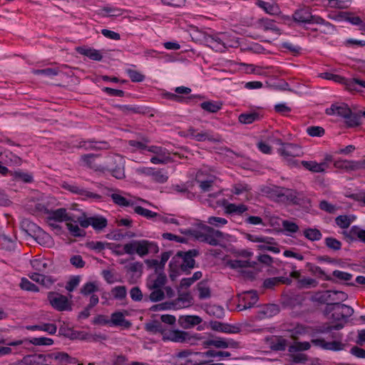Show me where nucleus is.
Instances as JSON below:
<instances>
[{
	"label": "nucleus",
	"mask_w": 365,
	"mask_h": 365,
	"mask_svg": "<svg viewBox=\"0 0 365 365\" xmlns=\"http://www.w3.org/2000/svg\"><path fill=\"white\" fill-rule=\"evenodd\" d=\"M343 327L344 324L342 323H337L333 325L323 324L321 327V333L327 336L325 338L321 339V348L334 351L344 350L346 344L341 341L343 334L336 331Z\"/></svg>",
	"instance_id": "1"
},
{
	"label": "nucleus",
	"mask_w": 365,
	"mask_h": 365,
	"mask_svg": "<svg viewBox=\"0 0 365 365\" xmlns=\"http://www.w3.org/2000/svg\"><path fill=\"white\" fill-rule=\"evenodd\" d=\"M354 314V309L351 307L341 304L339 302L337 303H332L326 306L324 310V316L328 319L332 320L331 324L325 323L324 324L333 325L337 323H342L346 322V319Z\"/></svg>",
	"instance_id": "2"
},
{
	"label": "nucleus",
	"mask_w": 365,
	"mask_h": 365,
	"mask_svg": "<svg viewBox=\"0 0 365 365\" xmlns=\"http://www.w3.org/2000/svg\"><path fill=\"white\" fill-rule=\"evenodd\" d=\"M198 255L199 252L197 250H190L187 252L180 251L173 257L170 266L172 268L173 263L178 262V259L181 258L182 262L180 265V269L183 272H187L188 269L195 267V261L193 257Z\"/></svg>",
	"instance_id": "3"
},
{
	"label": "nucleus",
	"mask_w": 365,
	"mask_h": 365,
	"mask_svg": "<svg viewBox=\"0 0 365 365\" xmlns=\"http://www.w3.org/2000/svg\"><path fill=\"white\" fill-rule=\"evenodd\" d=\"M48 300L53 308L59 312L71 311V302L67 297L57 292H51L48 294Z\"/></svg>",
	"instance_id": "4"
},
{
	"label": "nucleus",
	"mask_w": 365,
	"mask_h": 365,
	"mask_svg": "<svg viewBox=\"0 0 365 365\" xmlns=\"http://www.w3.org/2000/svg\"><path fill=\"white\" fill-rule=\"evenodd\" d=\"M203 230L202 242H207L212 246L220 245V240L224 239L225 235L220 230H215L206 225H201Z\"/></svg>",
	"instance_id": "5"
},
{
	"label": "nucleus",
	"mask_w": 365,
	"mask_h": 365,
	"mask_svg": "<svg viewBox=\"0 0 365 365\" xmlns=\"http://www.w3.org/2000/svg\"><path fill=\"white\" fill-rule=\"evenodd\" d=\"M107 169L111 172L112 175L117 179L125 178L124 162L122 158L115 156L109 159Z\"/></svg>",
	"instance_id": "6"
},
{
	"label": "nucleus",
	"mask_w": 365,
	"mask_h": 365,
	"mask_svg": "<svg viewBox=\"0 0 365 365\" xmlns=\"http://www.w3.org/2000/svg\"><path fill=\"white\" fill-rule=\"evenodd\" d=\"M195 180L199 183L202 191L208 192L211 190L217 177L200 170L197 172Z\"/></svg>",
	"instance_id": "7"
},
{
	"label": "nucleus",
	"mask_w": 365,
	"mask_h": 365,
	"mask_svg": "<svg viewBox=\"0 0 365 365\" xmlns=\"http://www.w3.org/2000/svg\"><path fill=\"white\" fill-rule=\"evenodd\" d=\"M257 24L259 28L271 34L267 40L269 42L277 39L281 35L280 29L274 20L262 19L258 21Z\"/></svg>",
	"instance_id": "8"
},
{
	"label": "nucleus",
	"mask_w": 365,
	"mask_h": 365,
	"mask_svg": "<svg viewBox=\"0 0 365 365\" xmlns=\"http://www.w3.org/2000/svg\"><path fill=\"white\" fill-rule=\"evenodd\" d=\"M293 19L298 24H314L318 22V18L313 15L309 8H302L293 14Z\"/></svg>",
	"instance_id": "9"
},
{
	"label": "nucleus",
	"mask_w": 365,
	"mask_h": 365,
	"mask_svg": "<svg viewBox=\"0 0 365 365\" xmlns=\"http://www.w3.org/2000/svg\"><path fill=\"white\" fill-rule=\"evenodd\" d=\"M277 145H282V148L278 149L279 153L284 157H296L299 156L302 152V149L297 145L292 143H283L280 139L275 140Z\"/></svg>",
	"instance_id": "10"
},
{
	"label": "nucleus",
	"mask_w": 365,
	"mask_h": 365,
	"mask_svg": "<svg viewBox=\"0 0 365 365\" xmlns=\"http://www.w3.org/2000/svg\"><path fill=\"white\" fill-rule=\"evenodd\" d=\"M178 289V297L172 301L174 309H182L189 307L193 304V297L190 292L182 293L179 288Z\"/></svg>",
	"instance_id": "11"
},
{
	"label": "nucleus",
	"mask_w": 365,
	"mask_h": 365,
	"mask_svg": "<svg viewBox=\"0 0 365 365\" xmlns=\"http://www.w3.org/2000/svg\"><path fill=\"white\" fill-rule=\"evenodd\" d=\"M345 294L342 292L334 290L321 291V304H326V306L337 303L343 299Z\"/></svg>",
	"instance_id": "12"
},
{
	"label": "nucleus",
	"mask_w": 365,
	"mask_h": 365,
	"mask_svg": "<svg viewBox=\"0 0 365 365\" xmlns=\"http://www.w3.org/2000/svg\"><path fill=\"white\" fill-rule=\"evenodd\" d=\"M48 363L54 361L55 364L52 365H65L66 364H75L77 362L76 358L71 357L67 353L57 352L46 354Z\"/></svg>",
	"instance_id": "13"
},
{
	"label": "nucleus",
	"mask_w": 365,
	"mask_h": 365,
	"mask_svg": "<svg viewBox=\"0 0 365 365\" xmlns=\"http://www.w3.org/2000/svg\"><path fill=\"white\" fill-rule=\"evenodd\" d=\"M81 227H88L91 225L96 230H102L107 226V220L103 217H92L85 220L78 218Z\"/></svg>",
	"instance_id": "14"
},
{
	"label": "nucleus",
	"mask_w": 365,
	"mask_h": 365,
	"mask_svg": "<svg viewBox=\"0 0 365 365\" xmlns=\"http://www.w3.org/2000/svg\"><path fill=\"white\" fill-rule=\"evenodd\" d=\"M21 362L24 365H52V361L48 363L46 354H30L25 356Z\"/></svg>",
	"instance_id": "15"
},
{
	"label": "nucleus",
	"mask_w": 365,
	"mask_h": 365,
	"mask_svg": "<svg viewBox=\"0 0 365 365\" xmlns=\"http://www.w3.org/2000/svg\"><path fill=\"white\" fill-rule=\"evenodd\" d=\"M343 235L346 241L349 243L357 239L365 243V230L357 226H353L349 231H344Z\"/></svg>",
	"instance_id": "16"
},
{
	"label": "nucleus",
	"mask_w": 365,
	"mask_h": 365,
	"mask_svg": "<svg viewBox=\"0 0 365 365\" xmlns=\"http://www.w3.org/2000/svg\"><path fill=\"white\" fill-rule=\"evenodd\" d=\"M276 202L299 205L300 203V198L298 197V194L295 190L284 187V190L282 191L279 199H276Z\"/></svg>",
	"instance_id": "17"
},
{
	"label": "nucleus",
	"mask_w": 365,
	"mask_h": 365,
	"mask_svg": "<svg viewBox=\"0 0 365 365\" xmlns=\"http://www.w3.org/2000/svg\"><path fill=\"white\" fill-rule=\"evenodd\" d=\"M204 345L206 346H213L218 349H225L229 346L232 348H237L239 343L232 339L226 341L222 338H217L216 339H210L204 341Z\"/></svg>",
	"instance_id": "18"
},
{
	"label": "nucleus",
	"mask_w": 365,
	"mask_h": 365,
	"mask_svg": "<svg viewBox=\"0 0 365 365\" xmlns=\"http://www.w3.org/2000/svg\"><path fill=\"white\" fill-rule=\"evenodd\" d=\"M63 187L73 193L83 195L88 198H93L96 200L101 199V196L100 195L80 188L76 185L64 183L63 185Z\"/></svg>",
	"instance_id": "19"
},
{
	"label": "nucleus",
	"mask_w": 365,
	"mask_h": 365,
	"mask_svg": "<svg viewBox=\"0 0 365 365\" xmlns=\"http://www.w3.org/2000/svg\"><path fill=\"white\" fill-rule=\"evenodd\" d=\"M326 113L328 115L337 114L344 118L351 113V109L345 103L333 104L326 110Z\"/></svg>",
	"instance_id": "20"
},
{
	"label": "nucleus",
	"mask_w": 365,
	"mask_h": 365,
	"mask_svg": "<svg viewBox=\"0 0 365 365\" xmlns=\"http://www.w3.org/2000/svg\"><path fill=\"white\" fill-rule=\"evenodd\" d=\"M82 160L86 163L88 167L96 171L104 170V168L102 166V164L98 160L97 155L93 154L84 155L82 156Z\"/></svg>",
	"instance_id": "21"
},
{
	"label": "nucleus",
	"mask_w": 365,
	"mask_h": 365,
	"mask_svg": "<svg viewBox=\"0 0 365 365\" xmlns=\"http://www.w3.org/2000/svg\"><path fill=\"white\" fill-rule=\"evenodd\" d=\"M257 5L270 15H279L281 13L279 6L274 2L269 3L262 0H258L257 1Z\"/></svg>",
	"instance_id": "22"
},
{
	"label": "nucleus",
	"mask_w": 365,
	"mask_h": 365,
	"mask_svg": "<svg viewBox=\"0 0 365 365\" xmlns=\"http://www.w3.org/2000/svg\"><path fill=\"white\" fill-rule=\"evenodd\" d=\"M76 51L78 53L86 56L94 61H101L103 58V56L100 51L94 48L77 47Z\"/></svg>",
	"instance_id": "23"
},
{
	"label": "nucleus",
	"mask_w": 365,
	"mask_h": 365,
	"mask_svg": "<svg viewBox=\"0 0 365 365\" xmlns=\"http://www.w3.org/2000/svg\"><path fill=\"white\" fill-rule=\"evenodd\" d=\"M48 219L50 220H55L58 222L72 220L71 217L68 216L66 213V210L64 208H60L51 211L49 213Z\"/></svg>",
	"instance_id": "24"
},
{
	"label": "nucleus",
	"mask_w": 365,
	"mask_h": 365,
	"mask_svg": "<svg viewBox=\"0 0 365 365\" xmlns=\"http://www.w3.org/2000/svg\"><path fill=\"white\" fill-rule=\"evenodd\" d=\"M304 304L309 311H314L318 309L319 307V294L315 293L308 297H304Z\"/></svg>",
	"instance_id": "25"
},
{
	"label": "nucleus",
	"mask_w": 365,
	"mask_h": 365,
	"mask_svg": "<svg viewBox=\"0 0 365 365\" xmlns=\"http://www.w3.org/2000/svg\"><path fill=\"white\" fill-rule=\"evenodd\" d=\"M361 117L360 111L359 113H352L351 110V113L344 118L346 127L354 128L361 125Z\"/></svg>",
	"instance_id": "26"
},
{
	"label": "nucleus",
	"mask_w": 365,
	"mask_h": 365,
	"mask_svg": "<svg viewBox=\"0 0 365 365\" xmlns=\"http://www.w3.org/2000/svg\"><path fill=\"white\" fill-rule=\"evenodd\" d=\"M167 277L164 273H159L155 279H150L148 283L150 289H161L166 283Z\"/></svg>",
	"instance_id": "27"
},
{
	"label": "nucleus",
	"mask_w": 365,
	"mask_h": 365,
	"mask_svg": "<svg viewBox=\"0 0 365 365\" xmlns=\"http://www.w3.org/2000/svg\"><path fill=\"white\" fill-rule=\"evenodd\" d=\"M283 190L284 187L272 185L264 187L262 191L269 197L272 198L276 201V199H279L282 191Z\"/></svg>",
	"instance_id": "28"
},
{
	"label": "nucleus",
	"mask_w": 365,
	"mask_h": 365,
	"mask_svg": "<svg viewBox=\"0 0 365 365\" xmlns=\"http://www.w3.org/2000/svg\"><path fill=\"white\" fill-rule=\"evenodd\" d=\"M111 322L115 326H120L125 328H129L131 326V323L125 319L121 312L113 313L111 315Z\"/></svg>",
	"instance_id": "29"
},
{
	"label": "nucleus",
	"mask_w": 365,
	"mask_h": 365,
	"mask_svg": "<svg viewBox=\"0 0 365 365\" xmlns=\"http://www.w3.org/2000/svg\"><path fill=\"white\" fill-rule=\"evenodd\" d=\"M29 277L34 282L41 284L44 286H50L53 284V281L49 276L41 274L39 273H33Z\"/></svg>",
	"instance_id": "30"
},
{
	"label": "nucleus",
	"mask_w": 365,
	"mask_h": 365,
	"mask_svg": "<svg viewBox=\"0 0 365 365\" xmlns=\"http://www.w3.org/2000/svg\"><path fill=\"white\" fill-rule=\"evenodd\" d=\"M28 330H41L48 332L51 334H53L56 332L57 327L53 324H43L42 325H34L29 326L26 327Z\"/></svg>",
	"instance_id": "31"
},
{
	"label": "nucleus",
	"mask_w": 365,
	"mask_h": 365,
	"mask_svg": "<svg viewBox=\"0 0 365 365\" xmlns=\"http://www.w3.org/2000/svg\"><path fill=\"white\" fill-rule=\"evenodd\" d=\"M222 103L220 102H212V101H205L200 104V107L209 112V113H217L222 108Z\"/></svg>",
	"instance_id": "32"
},
{
	"label": "nucleus",
	"mask_w": 365,
	"mask_h": 365,
	"mask_svg": "<svg viewBox=\"0 0 365 365\" xmlns=\"http://www.w3.org/2000/svg\"><path fill=\"white\" fill-rule=\"evenodd\" d=\"M135 244H137L136 253L140 256H145L148 255L150 250V245H152V243H150L146 240L135 241Z\"/></svg>",
	"instance_id": "33"
},
{
	"label": "nucleus",
	"mask_w": 365,
	"mask_h": 365,
	"mask_svg": "<svg viewBox=\"0 0 365 365\" xmlns=\"http://www.w3.org/2000/svg\"><path fill=\"white\" fill-rule=\"evenodd\" d=\"M304 297L299 294L292 295L286 299L284 303L289 307H294L304 304Z\"/></svg>",
	"instance_id": "34"
},
{
	"label": "nucleus",
	"mask_w": 365,
	"mask_h": 365,
	"mask_svg": "<svg viewBox=\"0 0 365 365\" xmlns=\"http://www.w3.org/2000/svg\"><path fill=\"white\" fill-rule=\"evenodd\" d=\"M324 244L329 250L338 251L341 247V242L334 237H329L324 239Z\"/></svg>",
	"instance_id": "35"
},
{
	"label": "nucleus",
	"mask_w": 365,
	"mask_h": 365,
	"mask_svg": "<svg viewBox=\"0 0 365 365\" xmlns=\"http://www.w3.org/2000/svg\"><path fill=\"white\" fill-rule=\"evenodd\" d=\"M145 329L152 333H163L164 329L162 324L158 321H153L145 324Z\"/></svg>",
	"instance_id": "36"
},
{
	"label": "nucleus",
	"mask_w": 365,
	"mask_h": 365,
	"mask_svg": "<svg viewBox=\"0 0 365 365\" xmlns=\"http://www.w3.org/2000/svg\"><path fill=\"white\" fill-rule=\"evenodd\" d=\"M182 320H184V322L186 323L184 325L185 328L197 325L202 322V319L198 316H186L185 318H180V322L182 324Z\"/></svg>",
	"instance_id": "37"
},
{
	"label": "nucleus",
	"mask_w": 365,
	"mask_h": 365,
	"mask_svg": "<svg viewBox=\"0 0 365 365\" xmlns=\"http://www.w3.org/2000/svg\"><path fill=\"white\" fill-rule=\"evenodd\" d=\"M321 6L325 8L330 7L336 9H344L346 7L345 2L340 0H322Z\"/></svg>",
	"instance_id": "38"
},
{
	"label": "nucleus",
	"mask_w": 365,
	"mask_h": 365,
	"mask_svg": "<svg viewBox=\"0 0 365 365\" xmlns=\"http://www.w3.org/2000/svg\"><path fill=\"white\" fill-rule=\"evenodd\" d=\"M32 267L38 272H43L48 264L43 258H37L31 261Z\"/></svg>",
	"instance_id": "39"
},
{
	"label": "nucleus",
	"mask_w": 365,
	"mask_h": 365,
	"mask_svg": "<svg viewBox=\"0 0 365 365\" xmlns=\"http://www.w3.org/2000/svg\"><path fill=\"white\" fill-rule=\"evenodd\" d=\"M188 336L186 331L175 330L171 333V339L176 342H183L188 339Z\"/></svg>",
	"instance_id": "40"
},
{
	"label": "nucleus",
	"mask_w": 365,
	"mask_h": 365,
	"mask_svg": "<svg viewBox=\"0 0 365 365\" xmlns=\"http://www.w3.org/2000/svg\"><path fill=\"white\" fill-rule=\"evenodd\" d=\"M259 115L257 113H242L239 115V121L241 123L250 124L254 122L258 118Z\"/></svg>",
	"instance_id": "41"
},
{
	"label": "nucleus",
	"mask_w": 365,
	"mask_h": 365,
	"mask_svg": "<svg viewBox=\"0 0 365 365\" xmlns=\"http://www.w3.org/2000/svg\"><path fill=\"white\" fill-rule=\"evenodd\" d=\"M11 174L14 176V179L17 180H21L26 183H29L33 181V177L28 173L15 171L11 172Z\"/></svg>",
	"instance_id": "42"
},
{
	"label": "nucleus",
	"mask_w": 365,
	"mask_h": 365,
	"mask_svg": "<svg viewBox=\"0 0 365 365\" xmlns=\"http://www.w3.org/2000/svg\"><path fill=\"white\" fill-rule=\"evenodd\" d=\"M136 214L145 217L147 218H153L159 216L158 213L152 212L151 210L143 208L141 206H136L134 208Z\"/></svg>",
	"instance_id": "43"
},
{
	"label": "nucleus",
	"mask_w": 365,
	"mask_h": 365,
	"mask_svg": "<svg viewBox=\"0 0 365 365\" xmlns=\"http://www.w3.org/2000/svg\"><path fill=\"white\" fill-rule=\"evenodd\" d=\"M335 222L340 228L345 229L350 226L351 220L347 215H339L336 217Z\"/></svg>",
	"instance_id": "44"
},
{
	"label": "nucleus",
	"mask_w": 365,
	"mask_h": 365,
	"mask_svg": "<svg viewBox=\"0 0 365 365\" xmlns=\"http://www.w3.org/2000/svg\"><path fill=\"white\" fill-rule=\"evenodd\" d=\"M256 262H250L248 260H234L230 262V265L233 269L242 267H253Z\"/></svg>",
	"instance_id": "45"
},
{
	"label": "nucleus",
	"mask_w": 365,
	"mask_h": 365,
	"mask_svg": "<svg viewBox=\"0 0 365 365\" xmlns=\"http://www.w3.org/2000/svg\"><path fill=\"white\" fill-rule=\"evenodd\" d=\"M111 198L113 200V202L119 206L128 207L133 205V202L127 200L124 197L118 194H112Z\"/></svg>",
	"instance_id": "46"
},
{
	"label": "nucleus",
	"mask_w": 365,
	"mask_h": 365,
	"mask_svg": "<svg viewBox=\"0 0 365 365\" xmlns=\"http://www.w3.org/2000/svg\"><path fill=\"white\" fill-rule=\"evenodd\" d=\"M310 348L309 342H295L289 347V351L291 353L307 350Z\"/></svg>",
	"instance_id": "47"
},
{
	"label": "nucleus",
	"mask_w": 365,
	"mask_h": 365,
	"mask_svg": "<svg viewBox=\"0 0 365 365\" xmlns=\"http://www.w3.org/2000/svg\"><path fill=\"white\" fill-rule=\"evenodd\" d=\"M226 212L227 213H243L246 210H247V207L245 205H236L235 204H229L225 207Z\"/></svg>",
	"instance_id": "48"
},
{
	"label": "nucleus",
	"mask_w": 365,
	"mask_h": 365,
	"mask_svg": "<svg viewBox=\"0 0 365 365\" xmlns=\"http://www.w3.org/2000/svg\"><path fill=\"white\" fill-rule=\"evenodd\" d=\"M332 274L339 282L349 281L352 279L353 277L351 274L340 270L334 271Z\"/></svg>",
	"instance_id": "49"
},
{
	"label": "nucleus",
	"mask_w": 365,
	"mask_h": 365,
	"mask_svg": "<svg viewBox=\"0 0 365 365\" xmlns=\"http://www.w3.org/2000/svg\"><path fill=\"white\" fill-rule=\"evenodd\" d=\"M339 207L336 205L328 202L326 200H321V210L329 214H335L338 210Z\"/></svg>",
	"instance_id": "50"
},
{
	"label": "nucleus",
	"mask_w": 365,
	"mask_h": 365,
	"mask_svg": "<svg viewBox=\"0 0 365 365\" xmlns=\"http://www.w3.org/2000/svg\"><path fill=\"white\" fill-rule=\"evenodd\" d=\"M113 297L118 299H123L125 298L127 291L125 286H118L113 288L111 291Z\"/></svg>",
	"instance_id": "51"
},
{
	"label": "nucleus",
	"mask_w": 365,
	"mask_h": 365,
	"mask_svg": "<svg viewBox=\"0 0 365 365\" xmlns=\"http://www.w3.org/2000/svg\"><path fill=\"white\" fill-rule=\"evenodd\" d=\"M317 285V282L312 278H303L298 281V287L299 288H310Z\"/></svg>",
	"instance_id": "52"
},
{
	"label": "nucleus",
	"mask_w": 365,
	"mask_h": 365,
	"mask_svg": "<svg viewBox=\"0 0 365 365\" xmlns=\"http://www.w3.org/2000/svg\"><path fill=\"white\" fill-rule=\"evenodd\" d=\"M343 16L346 21L350 22L353 25L362 26L364 24H362L363 21L361 18L356 16H354L352 13L345 12L344 13Z\"/></svg>",
	"instance_id": "53"
},
{
	"label": "nucleus",
	"mask_w": 365,
	"mask_h": 365,
	"mask_svg": "<svg viewBox=\"0 0 365 365\" xmlns=\"http://www.w3.org/2000/svg\"><path fill=\"white\" fill-rule=\"evenodd\" d=\"M127 272H133V273H138V277H140L143 272V264L138 262L131 263L129 265L125 267Z\"/></svg>",
	"instance_id": "54"
},
{
	"label": "nucleus",
	"mask_w": 365,
	"mask_h": 365,
	"mask_svg": "<svg viewBox=\"0 0 365 365\" xmlns=\"http://www.w3.org/2000/svg\"><path fill=\"white\" fill-rule=\"evenodd\" d=\"M195 138L198 142L204 141L205 140H207L211 142H220L221 139L220 138H214L212 136H210L207 132H201L195 135Z\"/></svg>",
	"instance_id": "55"
},
{
	"label": "nucleus",
	"mask_w": 365,
	"mask_h": 365,
	"mask_svg": "<svg viewBox=\"0 0 365 365\" xmlns=\"http://www.w3.org/2000/svg\"><path fill=\"white\" fill-rule=\"evenodd\" d=\"M22 289L31 292H38V288L26 278H22L20 284Z\"/></svg>",
	"instance_id": "56"
},
{
	"label": "nucleus",
	"mask_w": 365,
	"mask_h": 365,
	"mask_svg": "<svg viewBox=\"0 0 365 365\" xmlns=\"http://www.w3.org/2000/svg\"><path fill=\"white\" fill-rule=\"evenodd\" d=\"M29 342L36 346L51 345L53 343V339L46 337L33 338Z\"/></svg>",
	"instance_id": "57"
},
{
	"label": "nucleus",
	"mask_w": 365,
	"mask_h": 365,
	"mask_svg": "<svg viewBox=\"0 0 365 365\" xmlns=\"http://www.w3.org/2000/svg\"><path fill=\"white\" fill-rule=\"evenodd\" d=\"M97 290L98 287L94 282H88L82 287L81 293L83 295H88Z\"/></svg>",
	"instance_id": "58"
},
{
	"label": "nucleus",
	"mask_w": 365,
	"mask_h": 365,
	"mask_svg": "<svg viewBox=\"0 0 365 365\" xmlns=\"http://www.w3.org/2000/svg\"><path fill=\"white\" fill-rule=\"evenodd\" d=\"M153 180L158 183H164L168 180V176L161 170L153 172L150 174Z\"/></svg>",
	"instance_id": "59"
},
{
	"label": "nucleus",
	"mask_w": 365,
	"mask_h": 365,
	"mask_svg": "<svg viewBox=\"0 0 365 365\" xmlns=\"http://www.w3.org/2000/svg\"><path fill=\"white\" fill-rule=\"evenodd\" d=\"M153 290L150 294V299L152 302H159L164 299L165 294L161 289H153Z\"/></svg>",
	"instance_id": "60"
},
{
	"label": "nucleus",
	"mask_w": 365,
	"mask_h": 365,
	"mask_svg": "<svg viewBox=\"0 0 365 365\" xmlns=\"http://www.w3.org/2000/svg\"><path fill=\"white\" fill-rule=\"evenodd\" d=\"M197 289L200 292L199 297L200 299L209 298L211 295L210 288L205 286L202 282L197 284Z\"/></svg>",
	"instance_id": "61"
},
{
	"label": "nucleus",
	"mask_w": 365,
	"mask_h": 365,
	"mask_svg": "<svg viewBox=\"0 0 365 365\" xmlns=\"http://www.w3.org/2000/svg\"><path fill=\"white\" fill-rule=\"evenodd\" d=\"M321 78H324L326 80L333 81L334 82L339 83L341 82H344V77H342L339 75H336V74H334V73H328V72L321 73Z\"/></svg>",
	"instance_id": "62"
},
{
	"label": "nucleus",
	"mask_w": 365,
	"mask_h": 365,
	"mask_svg": "<svg viewBox=\"0 0 365 365\" xmlns=\"http://www.w3.org/2000/svg\"><path fill=\"white\" fill-rule=\"evenodd\" d=\"M304 234L307 239L312 241L319 239V231L317 229H307L304 230Z\"/></svg>",
	"instance_id": "63"
},
{
	"label": "nucleus",
	"mask_w": 365,
	"mask_h": 365,
	"mask_svg": "<svg viewBox=\"0 0 365 365\" xmlns=\"http://www.w3.org/2000/svg\"><path fill=\"white\" fill-rule=\"evenodd\" d=\"M282 226L286 231L292 233H295L299 230V227L296 223L288 220H283Z\"/></svg>",
	"instance_id": "64"
}]
</instances>
